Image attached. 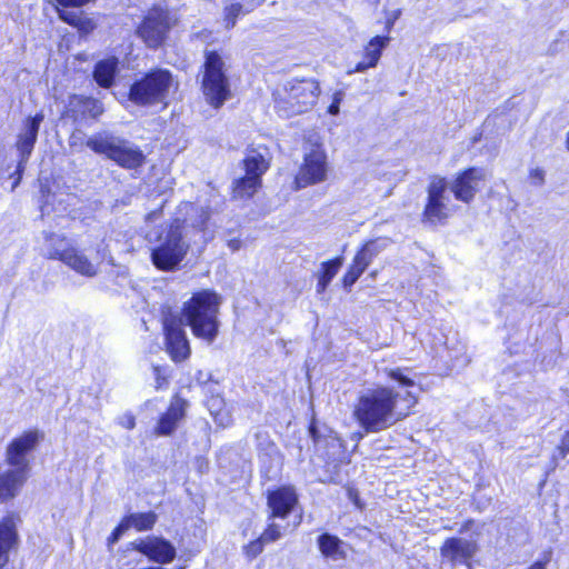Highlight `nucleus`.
I'll return each instance as SVG.
<instances>
[{"label":"nucleus","mask_w":569,"mask_h":569,"mask_svg":"<svg viewBox=\"0 0 569 569\" xmlns=\"http://www.w3.org/2000/svg\"><path fill=\"white\" fill-rule=\"evenodd\" d=\"M567 147H568V149H569V132H568V134H567Z\"/></svg>","instance_id":"48"},{"label":"nucleus","mask_w":569,"mask_h":569,"mask_svg":"<svg viewBox=\"0 0 569 569\" xmlns=\"http://www.w3.org/2000/svg\"><path fill=\"white\" fill-rule=\"evenodd\" d=\"M228 247L231 249V251H238L241 248V240L240 239H231L228 241Z\"/></svg>","instance_id":"42"},{"label":"nucleus","mask_w":569,"mask_h":569,"mask_svg":"<svg viewBox=\"0 0 569 569\" xmlns=\"http://www.w3.org/2000/svg\"><path fill=\"white\" fill-rule=\"evenodd\" d=\"M153 371H154L156 379H157V383H158L157 388H161L162 382H163L166 379L161 377V371H160V368H159V367H154V368H153Z\"/></svg>","instance_id":"43"},{"label":"nucleus","mask_w":569,"mask_h":569,"mask_svg":"<svg viewBox=\"0 0 569 569\" xmlns=\"http://www.w3.org/2000/svg\"><path fill=\"white\" fill-rule=\"evenodd\" d=\"M389 37H373L365 47L363 60L358 62L353 69L348 71V73L365 72L370 68H375L378 64L382 50L387 47Z\"/></svg>","instance_id":"20"},{"label":"nucleus","mask_w":569,"mask_h":569,"mask_svg":"<svg viewBox=\"0 0 569 569\" xmlns=\"http://www.w3.org/2000/svg\"><path fill=\"white\" fill-rule=\"evenodd\" d=\"M180 210L186 213L183 221H180L184 237L188 234V228H192L198 232H203L206 230L207 222L210 217V212L207 208L199 207L193 203H184Z\"/></svg>","instance_id":"22"},{"label":"nucleus","mask_w":569,"mask_h":569,"mask_svg":"<svg viewBox=\"0 0 569 569\" xmlns=\"http://www.w3.org/2000/svg\"><path fill=\"white\" fill-rule=\"evenodd\" d=\"M44 250L47 258L60 260L81 276L92 278L98 273L97 264L92 263L83 252L74 248L62 234L46 233Z\"/></svg>","instance_id":"9"},{"label":"nucleus","mask_w":569,"mask_h":569,"mask_svg":"<svg viewBox=\"0 0 569 569\" xmlns=\"http://www.w3.org/2000/svg\"><path fill=\"white\" fill-rule=\"evenodd\" d=\"M467 566H468V569H471V566H470V563H468Z\"/></svg>","instance_id":"49"},{"label":"nucleus","mask_w":569,"mask_h":569,"mask_svg":"<svg viewBox=\"0 0 569 569\" xmlns=\"http://www.w3.org/2000/svg\"><path fill=\"white\" fill-rule=\"evenodd\" d=\"M86 111L93 118H97L103 113V106L100 101L88 98L83 102Z\"/></svg>","instance_id":"33"},{"label":"nucleus","mask_w":569,"mask_h":569,"mask_svg":"<svg viewBox=\"0 0 569 569\" xmlns=\"http://www.w3.org/2000/svg\"><path fill=\"white\" fill-rule=\"evenodd\" d=\"M16 527L17 520L13 516H8L0 522V569L7 565L9 550L18 541Z\"/></svg>","instance_id":"21"},{"label":"nucleus","mask_w":569,"mask_h":569,"mask_svg":"<svg viewBox=\"0 0 569 569\" xmlns=\"http://www.w3.org/2000/svg\"><path fill=\"white\" fill-rule=\"evenodd\" d=\"M182 325V319H179L177 315L168 312L163 316L166 347L173 361H182L190 355L189 341Z\"/></svg>","instance_id":"13"},{"label":"nucleus","mask_w":569,"mask_h":569,"mask_svg":"<svg viewBox=\"0 0 569 569\" xmlns=\"http://www.w3.org/2000/svg\"><path fill=\"white\" fill-rule=\"evenodd\" d=\"M121 425L126 428V429H133L134 426H136V421H134V417L131 416V415H126L124 417H122L121 419Z\"/></svg>","instance_id":"40"},{"label":"nucleus","mask_w":569,"mask_h":569,"mask_svg":"<svg viewBox=\"0 0 569 569\" xmlns=\"http://www.w3.org/2000/svg\"><path fill=\"white\" fill-rule=\"evenodd\" d=\"M365 272V270L359 267L355 261H352L351 266L349 267L348 271L343 276L342 282L345 288H350Z\"/></svg>","instance_id":"31"},{"label":"nucleus","mask_w":569,"mask_h":569,"mask_svg":"<svg viewBox=\"0 0 569 569\" xmlns=\"http://www.w3.org/2000/svg\"><path fill=\"white\" fill-rule=\"evenodd\" d=\"M345 97V93L342 91H337L333 94L332 103L330 104L328 111L332 116H337L339 113V106Z\"/></svg>","instance_id":"37"},{"label":"nucleus","mask_w":569,"mask_h":569,"mask_svg":"<svg viewBox=\"0 0 569 569\" xmlns=\"http://www.w3.org/2000/svg\"><path fill=\"white\" fill-rule=\"evenodd\" d=\"M530 178L535 184H541L543 182L545 172L539 168L532 169L530 171Z\"/></svg>","instance_id":"39"},{"label":"nucleus","mask_w":569,"mask_h":569,"mask_svg":"<svg viewBox=\"0 0 569 569\" xmlns=\"http://www.w3.org/2000/svg\"><path fill=\"white\" fill-rule=\"evenodd\" d=\"M174 87L177 83L172 74L168 70L157 69L131 86L130 100L141 106L161 103Z\"/></svg>","instance_id":"10"},{"label":"nucleus","mask_w":569,"mask_h":569,"mask_svg":"<svg viewBox=\"0 0 569 569\" xmlns=\"http://www.w3.org/2000/svg\"><path fill=\"white\" fill-rule=\"evenodd\" d=\"M43 119L44 117L42 113H37L34 117L28 118L24 122L21 132L18 134L16 148L19 152L20 159L17 167L18 177L13 184V188H16L21 180V174L26 168V163L28 162L29 157L32 153L33 147L37 141L39 128Z\"/></svg>","instance_id":"15"},{"label":"nucleus","mask_w":569,"mask_h":569,"mask_svg":"<svg viewBox=\"0 0 569 569\" xmlns=\"http://www.w3.org/2000/svg\"><path fill=\"white\" fill-rule=\"evenodd\" d=\"M241 2L231 3L226 8V22L227 28H232L236 24V20L240 14H244L253 10L256 3L253 1L241 0Z\"/></svg>","instance_id":"28"},{"label":"nucleus","mask_w":569,"mask_h":569,"mask_svg":"<svg viewBox=\"0 0 569 569\" xmlns=\"http://www.w3.org/2000/svg\"><path fill=\"white\" fill-rule=\"evenodd\" d=\"M147 240L152 246V262L161 270H171L178 266L189 249V244L184 241L180 219L149 231Z\"/></svg>","instance_id":"4"},{"label":"nucleus","mask_w":569,"mask_h":569,"mask_svg":"<svg viewBox=\"0 0 569 569\" xmlns=\"http://www.w3.org/2000/svg\"><path fill=\"white\" fill-rule=\"evenodd\" d=\"M328 176L327 154L317 132H310L305 139L303 162L296 176L297 188H306L323 182Z\"/></svg>","instance_id":"8"},{"label":"nucleus","mask_w":569,"mask_h":569,"mask_svg":"<svg viewBox=\"0 0 569 569\" xmlns=\"http://www.w3.org/2000/svg\"><path fill=\"white\" fill-rule=\"evenodd\" d=\"M343 263V259L341 257H338L333 260L322 262V273L321 277L325 278L328 281H331L333 277L338 273L340 267Z\"/></svg>","instance_id":"30"},{"label":"nucleus","mask_w":569,"mask_h":569,"mask_svg":"<svg viewBox=\"0 0 569 569\" xmlns=\"http://www.w3.org/2000/svg\"><path fill=\"white\" fill-rule=\"evenodd\" d=\"M383 244L378 240L368 241L353 258V261L363 270L371 263L373 258L383 250Z\"/></svg>","instance_id":"26"},{"label":"nucleus","mask_w":569,"mask_h":569,"mask_svg":"<svg viewBox=\"0 0 569 569\" xmlns=\"http://www.w3.org/2000/svg\"><path fill=\"white\" fill-rule=\"evenodd\" d=\"M157 515L153 511L142 513H131L122 520L127 523V528H134L138 531L150 530L157 522Z\"/></svg>","instance_id":"25"},{"label":"nucleus","mask_w":569,"mask_h":569,"mask_svg":"<svg viewBox=\"0 0 569 569\" xmlns=\"http://www.w3.org/2000/svg\"><path fill=\"white\" fill-rule=\"evenodd\" d=\"M320 89L316 80L288 81L276 98V109L282 117H292L309 110L317 101Z\"/></svg>","instance_id":"7"},{"label":"nucleus","mask_w":569,"mask_h":569,"mask_svg":"<svg viewBox=\"0 0 569 569\" xmlns=\"http://www.w3.org/2000/svg\"><path fill=\"white\" fill-rule=\"evenodd\" d=\"M330 283V281L326 280L325 278H322L321 276L319 277V281H318V284H317V291L319 293L323 292L328 284Z\"/></svg>","instance_id":"41"},{"label":"nucleus","mask_w":569,"mask_h":569,"mask_svg":"<svg viewBox=\"0 0 569 569\" xmlns=\"http://www.w3.org/2000/svg\"><path fill=\"white\" fill-rule=\"evenodd\" d=\"M41 435L28 431L12 440L7 449V461L14 467L0 473V498H13L28 478L29 460L27 455L36 448Z\"/></svg>","instance_id":"3"},{"label":"nucleus","mask_w":569,"mask_h":569,"mask_svg":"<svg viewBox=\"0 0 569 569\" xmlns=\"http://www.w3.org/2000/svg\"><path fill=\"white\" fill-rule=\"evenodd\" d=\"M184 406L186 402L181 399L172 401L168 411L159 420L157 433L170 435L176 429L177 422L183 417Z\"/></svg>","instance_id":"23"},{"label":"nucleus","mask_w":569,"mask_h":569,"mask_svg":"<svg viewBox=\"0 0 569 569\" xmlns=\"http://www.w3.org/2000/svg\"><path fill=\"white\" fill-rule=\"evenodd\" d=\"M222 403V399L212 398L209 402V409L213 416L216 422L222 427H227L231 423V417L227 410H218V407Z\"/></svg>","instance_id":"29"},{"label":"nucleus","mask_w":569,"mask_h":569,"mask_svg":"<svg viewBox=\"0 0 569 569\" xmlns=\"http://www.w3.org/2000/svg\"><path fill=\"white\" fill-rule=\"evenodd\" d=\"M281 537L280 529L277 525H270L261 535V539L263 542H272L278 540Z\"/></svg>","instance_id":"34"},{"label":"nucleus","mask_w":569,"mask_h":569,"mask_svg":"<svg viewBox=\"0 0 569 569\" xmlns=\"http://www.w3.org/2000/svg\"><path fill=\"white\" fill-rule=\"evenodd\" d=\"M450 212V194L445 178L432 177L428 187V202L423 216L429 222L445 220Z\"/></svg>","instance_id":"12"},{"label":"nucleus","mask_w":569,"mask_h":569,"mask_svg":"<svg viewBox=\"0 0 569 569\" xmlns=\"http://www.w3.org/2000/svg\"><path fill=\"white\" fill-rule=\"evenodd\" d=\"M477 552V543L465 538H448L440 547L441 557L451 565L469 563Z\"/></svg>","instance_id":"17"},{"label":"nucleus","mask_w":569,"mask_h":569,"mask_svg":"<svg viewBox=\"0 0 569 569\" xmlns=\"http://www.w3.org/2000/svg\"><path fill=\"white\" fill-rule=\"evenodd\" d=\"M132 547L159 563L171 562L176 557V549L169 541L153 536L136 540L132 542Z\"/></svg>","instance_id":"16"},{"label":"nucleus","mask_w":569,"mask_h":569,"mask_svg":"<svg viewBox=\"0 0 569 569\" xmlns=\"http://www.w3.org/2000/svg\"><path fill=\"white\" fill-rule=\"evenodd\" d=\"M548 561V558L545 561H536L528 569H546V565Z\"/></svg>","instance_id":"45"},{"label":"nucleus","mask_w":569,"mask_h":569,"mask_svg":"<svg viewBox=\"0 0 569 569\" xmlns=\"http://www.w3.org/2000/svg\"><path fill=\"white\" fill-rule=\"evenodd\" d=\"M171 18L167 10L160 8L151 9L138 28V34L150 48H156L162 43L166 33L170 29Z\"/></svg>","instance_id":"14"},{"label":"nucleus","mask_w":569,"mask_h":569,"mask_svg":"<svg viewBox=\"0 0 569 569\" xmlns=\"http://www.w3.org/2000/svg\"><path fill=\"white\" fill-rule=\"evenodd\" d=\"M86 144L96 153L106 156L124 169H137L146 162V156L139 146L108 131L91 136Z\"/></svg>","instance_id":"5"},{"label":"nucleus","mask_w":569,"mask_h":569,"mask_svg":"<svg viewBox=\"0 0 569 569\" xmlns=\"http://www.w3.org/2000/svg\"><path fill=\"white\" fill-rule=\"evenodd\" d=\"M224 61L214 51L206 54L202 91L207 102L220 108L231 97L229 80L224 72Z\"/></svg>","instance_id":"11"},{"label":"nucleus","mask_w":569,"mask_h":569,"mask_svg":"<svg viewBox=\"0 0 569 569\" xmlns=\"http://www.w3.org/2000/svg\"><path fill=\"white\" fill-rule=\"evenodd\" d=\"M160 216V211H153V212H150L148 216H147V220H152V219H156Z\"/></svg>","instance_id":"47"},{"label":"nucleus","mask_w":569,"mask_h":569,"mask_svg":"<svg viewBox=\"0 0 569 569\" xmlns=\"http://www.w3.org/2000/svg\"><path fill=\"white\" fill-rule=\"evenodd\" d=\"M348 496L355 502V505L357 507L361 508L359 499H358V495H357V492L353 489H349L348 490Z\"/></svg>","instance_id":"44"},{"label":"nucleus","mask_w":569,"mask_h":569,"mask_svg":"<svg viewBox=\"0 0 569 569\" xmlns=\"http://www.w3.org/2000/svg\"><path fill=\"white\" fill-rule=\"evenodd\" d=\"M558 449L560 451V455L562 458H565L569 452V431H566L565 435L561 438V441L558 446Z\"/></svg>","instance_id":"38"},{"label":"nucleus","mask_w":569,"mask_h":569,"mask_svg":"<svg viewBox=\"0 0 569 569\" xmlns=\"http://www.w3.org/2000/svg\"><path fill=\"white\" fill-rule=\"evenodd\" d=\"M416 402L410 391L400 395L390 387L377 386L359 396L353 416L366 432H380L408 417Z\"/></svg>","instance_id":"1"},{"label":"nucleus","mask_w":569,"mask_h":569,"mask_svg":"<svg viewBox=\"0 0 569 569\" xmlns=\"http://www.w3.org/2000/svg\"><path fill=\"white\" fill-rule=\"evenodd\" d=\"M118 69V59L108 58L96 64L93 71L94 80L103 88H109L113 83V78Z\"/></svg>","instance_id":"24"},{"label":"nucleus","mask_w":569,"mask_h":569,"mask_svg":"<svg viewBox=\"0 0 569 569\" xmlns=\"http://www.w3.org/2000/svg\"><path fill=\"white\" fill-rule=\"evenodd\" d=\"M127 530H128L127 523H124V521L121 520V522L114 528V530L108 538V545L109 546L114 545Z\"/></svg>","instance_id":"35"},{"label":"nucleus","mask_w":569,"mask_h":569,"mask_svg":"<svg viewBox=\"0 0 569 569\" xmlns=\"http://www.w3.org/2000/svg\"><path fill=\"white\" fill-rule=\"evenodd\" d=\"M271 152L266 144H251L242 160L244 176L234 180L232 194L236 199L251 198L261 187V178L271 163Z\"/></svg>","instance_id":"6"},{"label":"nucleus","mask_w":569,"mask_h":569,"mask_svg":"<svg viewBox=\"0 0 569 569\" xmlns=\"http://www.w3.org/2000/svg\"><path fill=\"white\" fill-rule=\"evenodd\" d=\"M340 540L329 533H323L318 538V545L321 553L331 559H339L342 557L340 548Z\"/></svg>","instance_id":"27"},{"label":"nucleus","mask_w":569,"mask_h":569,"mask_svg":"<svg viewBox=\"0 0 569 569\" xmlns=\"http://www.w3.org/2000/svg\"><path fill=\"white\" fill-rule=\"evenodd\" d=\"M219 296L210 290H202L194 293L184 302L179 319L191 328L192 333L200 339L211 343L219 331Z\"/></svg>","instance_id":"2"},{"label":"nucleus","mask_w":569,"mask_h":569,"mask_svg":"<svg viewBox=\"0 0 569 569\" xmlns=\"http://www.w3.org/2000/svg\"><path fill=\"white\" fill-rule=\"evenodd\" d=\"M385 372L389 378L397 380L405 387H411L415 385L413 380L406 376L401 368L386 369Z\"/></svg>","instance_id":"32"},{"label":"nucleus","mask_w":569,"mask_h":569,"mask_svg":"<svg viewBox=\"0 0 569 569\" xmlns=\"http://www.w3.org/2000/svg\"><path fill=\"white\" fill-rule=\"evenodd\" d=\"M297 501V493L291 487H282L268 496V506L272 511V517L284 518Z\"/></svg>","instance_id":"19"},{"label":"nucleus","mask_w":569,"mask_h":569,"mask_svg":"<svg viewBox=\"0 0 569 569\" xmlns=\"http://www.w3.org/2000/svg\"><path fill=\"white\" fill-rule=\"evenodd\" d=\"M309 432H310L311 437L313 438V440L316 442L317 441V430H316L313 425L310 426Z\"/></svg>","instance_id":"46"},{"label":"nucleus","mask_w":569,"mask_h":569,"mask_svg":"<svg viewBox=\"0 0 569 569\" xmlns=\"http://www.w3.org/2000/svg\"><path fill=\"white\" fill-rule=\"evenodd\" d=\"M263 540L261 538H259L258 540L256 541H252L250 542L247 547H246V552L249 557L251 558H254L257 557L259 553L262 552V547H263Z\"/></svg>","instance_id":"36"},{"label":"nucleus","mask_w":569,"mask_h":569,"mask_svg":"<svg viewBox=\"0 0 569 569\" xmlns=\"http://www.w3.org/2000/svg\"><path fill=\"white\" fill-rule=\"evenodd\" d=\"M483 178L485 173L482 170L477 168L468 169L453 181L451 192L456 199L469 202L479 189Z\"/></svg>","instance_id":"18"}]
</instances>
